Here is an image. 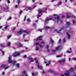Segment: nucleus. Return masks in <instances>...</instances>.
I'll return each instance as SVG.
<instances>
[{"instance_id":"obj_9","label":"nucleus","mask_w":76,"mask_h":76,"mask_svg":"<svg viewBox=\"0 0 76 76\" xmlns=\"http://www.w3.org/2000/svg\"><path fill=\"white\" fill-rule=\"evenodd\" d=\"M60 20V18L59 16H57V18H55V21H56L57 23H58V21Z\"/></svg>"},{"instance_id":"obj_23","label":"nucleus","mask_w":76,"mask_h":76,"mask_svg":"<svg viewBox=\"0 0 76 76\" xmlns=\"http://www.w3.org/2000/svg\"><path fill=\"white\" fill-rule=\"evenodd\" d=\"M23 45L22 44H21L20 43V42H19V44H18V47H22Z\"/></svg>"},{"instance_id":"obj_57","label":"nucleus","mask_w":76,"mask_h":76,"mask_svg":"<svg viewBox=\"0 0 76 76\" xmlns=\"http://www.w3.org/2000/svg\"><path fill=\"white\" fill-rule=\"evenodd\" d=\"M7 2L8 4H9L10 3V1L9 0H8Z\"/></svg>"},{"instance_id":"obj_47","label":"nucleus","mask_w":76,"mask_h":76,"mask_svg":"<svg viewBox=\"0 0 76 76\" xmlns=\"http://www.w3.org/2000/svg\"><path fill=\"white\" fill-rule=\"evenodd\" d=\"M41 17V15H38L37 16V18H39V17Z\"/></svg>"},{"instance_id":"obj_5","label":"nucleus","mask_w":76,"mask_h":76,"mask_svg":"<svg viewBox=\"0 0 76 76\" xmlns=\"http://www.w3.org/2000/svg\"><path fill=\"white\" fill-rule=\"evenodd\" d=\"M23 32H26V34H28L27 30H25L24 31H23V30H20L19 31H18V33L20 35V34H21Z\"/></svg>"},{"instance_id":"obj_13","label":"nucleus","mask_w":76,"mask_h":76,"mask_svg":"<svg viewBox=\"0 0 76 76\" xmlns=\"http://www.w3.org/2000/svg\"><path fill=\"white\" fill-rule=\"evenodd\" d=\"M16 61V62H15V64H14V65H16V67H17V68H18L19 67L20 64H18V63H17L16 64V63H17V61Z\"/></svg>"},{"instance_id":"obj_36","label":"nucleus","mask_w":76,"mask_h":76,"mask_svg":"<svg viewBox=\"0 0 76 76\" xmlns=\"http://www.w3.org/2000/svg\"><path fill=\"white\" fill-rule=\"evenodd\" d=\"M36 50H39V48L38 47H36V48L35 49Z\"/></svg>"},{"instance_id":"obj_41","label":"nucleus","mask_w":76,"mask_h":76,"mask_svg":"<svg viewBox=\"0 0 76 76\" xmlns=\"http://www.w3.org/2000/svg\"><path fill=\"white\" fill-rule=\"evenodd\" d=\"M11 37V35H9V36H8V37H7V38L8 39H9V38H10Z\"/></svg>"},{"instance_id":"obj_61","label":"nucleus","mask_w":76,"mask_h":76,"mask_svg":"<svg viewBox=\"0 0 76 76\" xmlns=\"http://www.w3.org/2000/svg\"><path fill=\"white\" fill-rule=\"evenodd\" d=\"M22 11H20L19 13L20 14H21L23 12Z\"/></svg>"},{"instance_id":"obj_38","label":"nucleus","mask_w":76,"mask_h":76,"mask_svg":"<svg viewBox=\"0 0 76 76\" xmlns=\"http://www.w3.org/2000/svg\"><path fill=\"white\" fill-rule=\"evenodd\" d=\"M63 41L64 43L66 42V39H65V38L64 39H63Z\"/></svg>"},{"instance_id":"obj_60","label":"nucleus","mask_w":76,"mask_h":76,"mask_svg":"<svg viewBox=\"0 0 76 76\" xmlns=\"http://www.w3.org/2000/svg\"><path fill=\"white\" fill-rule=\"evenodd\" d=\"M38 44H39V43H38V42H36V45H38Z\"/></svg>"},{"instance_id":"obj_10","label":"nucleus","mask_w":76,"mask_h":76,"mask_svg":"<svg viewBox=\"0 0 76 76\" xmlns=\"http://www.w3.org/2000/svg\"><path fill=\"white\" fill-rule=\"evenodd\" d=\"M62 48V47L59 46L57 47H56V50H58V49H59V50H61Z\"/></svg>"},{"instance_id":"obj_2","label":"nucleus","mask_w":76,"mask_h":76,"mask_svg":"<svg viewBox=\"0 0 76 76\" xmlns=\"http://www.w3.org/2000/svg\"><path fill=\"white\" fill-rule=\"evenodd\" d=\"M8 62L9 63H12L13 65H14V64H15V63H16V62L15 60H13V61H12V60H11V56H10L9 57Z\"/></svg>"},{"instance_id":"obj_27","label":"nucleus","mask_w":76,"mask_h":76,"mask_svg":"<svg viewBox=\"0 0 76 76\" xmlns=\"http://www.w3.org/2000/svg\"><path fill=\"white\" fill-rule=\"evenodd\" d=\"M51 63V61H49V62L48 64H46V65L47 66L48 65H49V64H50Z\"/></svg>"},{"instance_id":"obj_52","label":"nucleus","mask_w":76,"mask_h":76,"mask_svg":"<svg viewBox=\"0 0 76 76\" xmlns=\"http://www.w3.org/2000/svg\"><path fill=\"white\" fill-rule=\"evenodd\" d=\"M56 50H52V52H53V53H55V52H56Z\"/></svg>"},{"instance_id":"obj_39","label":"nucleus","mask_w":76,"mask_h":76,"mask_svg":"<svg viewBox=\"0 0 76 76\" xmlns=\"http://www.w3.org/2000/svg\"><path fill=\"white\" fill-rule=\"evenodd\" d=\"M66 72V73H65V74H64V75H61V76H66V75H65V74H66H66H68V73H67V72Z\"/></svg>"},{"instance_id":"obj_64","label":"nucleus","mask_w":76,"mask_h":76,"mask_svg":"<svg viewBox=\"0 0 76 76\" xmlns=\"http://www.w3.org/2000/svg\"><path fill=\"white\" fill-rule=\"evenodd\" d=\"M16 28V27H14V28H13V29H12V30H15V29Z\"/></svg>"},{"instance_id":"obj_37","label":"nucleus","mask_w":76,"mask_h":76,"mask_svg":"<svg viewBox=\"0 0 76 76\" xmlns=\"http://www.w3.org/2000/svg\"><path fill=\"white\" fill-rule=\"evenodd\" d=\"M33 26H35V27H36L37 26L36 24H35V23H34V24H33Z\"/></svg>"},{"instance_id":"obj_50","label":"nucleus","mask_w":76,"mask_h":76,"mask_svg":"<svg viewBox=\"0 0 76 76\" xmlns=\"http://www.w3.org/2000/svg\"><path fill=\"white\" fill-rule=\"evenodd\" d=\"M15 8H18V5H16L15 6Z\"/></svg>"},{"instance_id":"obj_46","label":"nucleus","mask_w":76,"mask_h":76,"mask_svg":"<svg viewBox=\"0 0 76 76\" xmlns=\"http://www.w3.org/2000/svg\"><path fill=\"white\" fill-rule=\"evenodd\" d=\"M43 44V45H44L45 42L43 41H42L41 42V44Z\"/></svg>"},{"instance_id":"obj_8","label":"nucleus","mask_w":76,"mask_h":76,"mask_svg":"<svg viewBox=\"0 0 76 76\" xmlns=\"http://www.w3.org/2000/svg\"><path fill=\"white\" fill-rule=\"evenodd\" d=\"M28 60H29V63H31V62H34V60H33L32 58V57H28Z\"/></svg>"},{"instance_id":"obj_14","label":"nucleus","mask_w":76,"mask_h":76,"mask_svg":"<svg viewBox=\"0 0 76 76\" xmlns=\"http://www.w3.org/2000/svg\"><path fill=\"white\" fill-rule=\"evenodd\" d=\"M66 28H67V27H69L70 25V23L69 22H66Z\"/></svg>"},{"instance_id":"obj_31","label":"nucleus","mask_w":76,"mask_h":76,"mask_svg":"<svg viewBox=\"0 0 76 76\" xmlns=\"http://www.w3.org/2000/svg\"><path fill=\"white\" fill-rule=\"evenodd\" d=\"M5 66H6V65H1V67L2 68L3 67H4Z\"/></svg>"},{"instance_id":"obj_43","label":"nucleus","mask_w":76,"mask_h":76,"mask_svg":"<svg viewBox=\"0 0 76 76\" xmlns=\"http://www.w3.org/2000/svg\"><path fill=\"white\" fill-rule=\"evenodd\" d=\"M32 76H34L35 75L34 73V72H32Z\"/></svg>"},{"instance_id":"obj_25","label":"nucleus","mask_w":76,"mask_h":76,"mask_svg":"<svg viewBox=\"0 0 76 76\" xmlns=\"http://www.w3.org/2000/svg\"><path fill=\"white\" fill-rule=\"evenodd\" d=\"M49 47V45H47V49L48 51L49 52L50 51L48 49Z\"/></svg>"},{"instance_id":"obj_48","label":"nucleus","mask_w":76,"mask_h":76,"mask_svg":"<svg viewBox=\"0 0 76 76\" xmlns=\"http://www.w3.org/2000/svg\"><path fill=\"white\" fill-rule=\"evenodd\" d=\"M12 18V17H9L8 19V20H11Z\"/></svg>"},{"instance_id":"obj_18","label":"nucleus","mask_w":76,"mask_h":76,"mask_svg":"<svg viewBox=\"0 0 76 76\" xmlns=\"http://www.w3.org/2000/svg\"><path fill=\"white\" fill-rule=\"evenodd\" d=\"M66 34L68 37V39H70V34H69L68 32H67L66 33Z\"/></svg>"},{"instance_id":"obj_17","label":"nucleus","mask_w":76,"mask_h":76,"mask_svg":"<svg viewBox=\"0 0 76 76\" xmlns=\"http://www.w3.org/2000/svg\"><path fill=\"white\" fill-rule=\"evenodd\" d=\"M31 8H29V7H26V8L24 10L26 11H28L29 10H31Z\"/></svg>"},{"instance_id":"obj_35","label":"nucleus","mask_w":76,"mask_h":76,"mask_svg":"<svg viewBox=\"0 0 76 76\" xmlns=\"http://www.w3.org/2000/svg\"><path fill=\"white\" fill-rule=\"evenodd\" d=\"M45 28L46 29H49L50 27H48V26H47V27H46Z\"/></svg>"},{"instance_id":"obj_56","label":"nucleus","mask_w":76,"mask_h":76,"mask_svg":"<svg viewBox=\"0 0 76 76\" xmlns=\"http://www.w3.org/2000/svg\"><path fill=\"white\" fill-rule=\"evenodd\" d=\"M38 72H36L35 74V75H38Z\"/></svg>"},{"instance_id":"obj_24","label":"nucleus","mask_w":76,"mask_h":76,"mask_svg":"<svg viewBox=\"0 0 76 76\" xmlns=\"http://www.w3.org/2000/svg\"><path fill=\"white\" fill-rule=\"evenodd\" d=\"M19 42H16L14 44L15 45H17V46H19Z\"/></svg>"},{"instance_id":"obj_16","label":"nucleus","mask_w":76,"mask_h":76,"mask_svg":"<svg viewBox=\"0 0 76 76\" xmlns=\"http://www.w3.org/2000/svg\"><path fill=\"white\" fill-rule=\"evenodd\" d=\"M72 50V48H70V50H67V52L68 53H71V51Z\"/></svg>"},{"instance_id":"obj_54","label":"nucleus","mask_w":76,"mask_h":76,"mask_svg":"<svg viewBox=\"0 0 76 76\" xmlns=\"http://www.w3.org/2000/svg\"><path fill=\"white\" fill-rule=\"evenodd\" d=\"M72 60H76V58H73Z\"/></svg>"},{"instance_id":"obj_42","label":"nucleus","mask_w":76,"mask_h":76,"mask_svg":"<svg viewBox=\"0 0 76 76\" xmlns=\"http://www.w3.org/2000/svg\"><path fill=\"white\" fill-rule=\"evenodd\" d=\"M72 23L73 24H75V23H76V21H74V20H73V21H72Z\"/></svg>"},{"instance_id":"obj_28","label":"nucleus","mask_w":76,"mask_h":76,"mask_svg":"<svg viewBox=\"0 0 76 76\" xmlns=\"http://www.w3.org/2000/svg\"><path fill=\"white\" fill-rule=\"evenodd\" d=\"M27 33L26 32V34H23V37H25L26 35H27Z\"/></svg>"},{"instance_id":"obj_12","label":"nucleus","mask_w":76,"mask_h":76,"mask_svg":"<svg viewBox=\"0 0 76 76\" xmlns=\"http://www.w3.org/2000/svg\"><path fill=\"white\" fill-rule=\"evenodd\" d=\"M71 17H72L70 14H67L66 15V18H69Z\"/></svg>"},{"instance_id":"obj_29","label":"nucleus","mask_w":76,"mask_h":76,"mask_svg":"<svg viewBox=\"0 0 76 76\" xmlns=\"http://www.w3.org/2000/svg\"><path fill=\"white\" fill-rule=\"evenodd\" d=\"M62 56L61 55H58V56H56V57H57L58 58H60V57H62Z\"/></svg>"},{"instance_id":"obj_26","label":"nucleus","mask_w":76,"mask_h":76,"mask_svg":"<svg viewBox=\"0 0 76 76\" xmlns=\"http://www.w3.org/2000/svg\"><path fill=\"white\" fill-rule=\"evenodd\" d=\"M22 73L24 74H25V75H26V71L25 70L23 71V72Z\"/></svg>"},{"instance_id":"obj_51","label":"nucleus","mask_w":76,"mask_h":76,"mask_svg":"<svg viewBox=\"0 0 76 76\" xmlns=\"http://www.w3.org/2000/svg\"><path fill=\"white\" fill-rule=\"evenodd\" d=\"M27 57V56H26V55H25L24 56H23V57L24 58H26V57Z\"/></svg>"},{"instance_id":"obj_21","label":"nucleus","mask_w":76,"mask_h":76,"mask_svg":"<svg viewBox=\"0 0 76 76\" xmlns=\"http://www.w3.org/2000/svg\"><path fill=\"white\" fill-rule=\"evenodd\" d=\"M38 11H39V14L40 13H42V12H44L42 10H38Z\"/></svg>"},{"instance_id":"obj_33","label":"nucleus","mask_w":76,"mask_h":76,"mask_svg":"<svg viewBox=\"0 0 76 76\" xmlns=\"http://www.w3.org/2000/svg\"><path fill=\"white\" fill-rule=\"evenodd\" d=\"M10 44H11V42H8V46H10Z\"/></svg>"},{"instance_id":"obj_53","label":"nucleus","mask_w":76,"mask_h":76,"mask_svg":"<svg viewBox=\"0 0 76 76\" xmlns=\"http://www.w3.org/2000/svg\"><path fill=\"white\" fill-rule=\"evenodd\" d=\"M61 41V39H60L59 40L58 42L59 43H60Z\"/></svg>"},{"instance_id":"obj_58","label":"nucleus","mask_w":76,"mask_h":76,"mask_svg":"<svg viewBox=\"0 0 76 76\" xmlns=\"http://www.w3.org/2000/svg\"><path fill=\"white\" fill-rule=\"evenodd\" d=\"M6 8H7V10H8V9H9V7L6 6Z\"/></svg>"},{"instance_id":"obj_6","label":"nucleus","mask_w":76,"mask_h":76,"mask_svg":"<svg viewBox=\"0 0 76 76\" xmlns=\"http://www.w3.org/2000/svg\"><path fill=\"white\" fill-rule=\"evenodd\" d=\"M36 63L37 64V66L39 69H43L42 66V65H39L38 62V61H36Z\"/></svg>"},{"instance_id":"obj_45","label":"nucleus","mask_w":76,"mask_h":76,"mask_svg":"<svg viewBox=\"0 0 76 76\" xmlns=\"http://www.w3.org/2000/svg\"><path fill=\"white\" fill-rule=\"evenodd\" d=\"M2 54H3L2 55L3 56H4V51H2Z\"/></svg>"},{"instance_id":"obj_19","label":"nucleus","mask_w":76,"mask_h":76,"mask_svg":"<svg viewBox=\"0 0 76 76\" xmlns=\"http://www.w3.org/2000/svg\"><path fill=\"white\" fill-rule=\"evenodd\" d=\"M48 72L49 73H53V71L52 70H48Z\"/></svg>"},{"instance_id":"obj_7","label":"nucleus","mask_w":76,"mask_h":76,"mask_svg":"<svg viewBox=\"0 0 76 76\" xmlns=\"http://www.w3.org/2000/svg\"><path fill=\"white\" fill-rule=\"evenodd\" d=\"M52 20V18H49V19L48 18H46L45 19V23L46 24H47L49 23V21H50V20Z\"/></svg>"},{"instance_id":"obj_34","label":"nucleus","mask_w":76,"mask_h":76,"mask_svg":"<svg viewBox=\"0 0 76 76\" xmlns=\"http://www.w3.org/2000/svg\"><path fill=\"white\" fill-rule=\"evenodd\" d=\"M73 73L74 74V75H73V76H76V74H75L74 72H73Z\"/></svg>"},{"instance_id":"obj_55","label":"nucleus","mask_w":76,"mask_h":76,"mask_svg":"<svg viewBox=\"0 0 76 76\" xmlns=\"http://www.w3.org/2000/svg\"><path fill=\"white\" fill-rule=\"evenodd\" d=\"M38 31H40V32H42V29H38Z\"/></svg>"},{"instance_id":"obj_11","label":"nucleus","mask_w":76,"mask_h":76,"mask_svg":"<svg viewBox=\"0 0 76 76\" xmlns=\"http://www.w3.org/2000/svg\"><path fill=\"white\" fill-rule=\"evenodd\" d=\"M64 27L62 28H61V29H60V30H59L58 31H57V29H54V31H57V32H58V33H60V32L62 30L64 29Z\"/></svg>"},{"instance_id":"obj_59","label":"nucleus","mask_w":76,"mask_h":76,"mask_svg":"<svg viewBox=\"0 0 76 76\" xmlns=\"http://www.w3.org/2000/svg\"><path fill=\"white\" fill-rule=\"evenodd\" d=\"M24 41L25 42L28 41V39H25L24 40Z\"/></svg>"},{"instance_id":"obj_20","label":"nucleus","mask_w":76,"mask_h":76,"mask_svg":"<svg viewBox=\"0 0 76 76\" xmlns=\"http://www.w3.org/2000/svg\"><path fill=\"white\" fill-rule=\"evenodd\" d=\"M0 47H6L4 45V43H3V44H0Z\"/></svg>"},{"instance_id":"obj_1","label":"nucleus","mask_w":76,"mask_h":76,"mask_svg":"<svg viewBox=\"0 0 76 76\" xmlns=\"http://www.w3.org/2000/svg\"><path fill=\"white\" fill-rule=\"evenodd\" d=\"M75 69L74 68H71L69 70H67L66 71V72L68 73V74L66 73L65 74V75L66 76H70V72H71L72 71H75Z\"/></svg>"},{"instance_id":"obj_63","label":"nucleus","mask_w":76,"mask_h":76,"mask_svg":"<svg viewBox=\"0 0 76 76\" xmlns=\"http://www.w3.org/2000/svg\"><path fill=\"white\" fill-rule=\"evenodd\" d=\"M2 30H3V31H5V27L4 28H2Z\"/></svg>"},{"instance_id":"obj_40","label":"nucleus","mask_w":76,"mask_h":76,"mask_svg":"<svg viewBox=\"0 0 76 76\" xmlns=\"http://www.w3.org/2000/svg\"><path fill=\"white\" fill-rule=\"evenodd\" d=\"M27 21L28 22H30V19L29 18H28L27 20Z\"/></svg>"},{"instance_id":"obj_30","label":"nucleus","mask_w":76,"mask_h":76,"mask_svg":"<svg viewBox=\"0 0 76 76\" xmlns=\"http://www.w3.org/2000/svg\"><path fill=\"white\" fill-rule=\"evenodd\" d=\"M8 26H5V27H4L5 31V29H7Z\"/></svg>"},{"instance_id":"obj_22","label":"nucleus","mask_w":76,"mask_h":76,"mask_svg":"<svg viewBox=\"0 0 76 76\" xmlns=\"http://www.w3.org/2000/svg\"><path fill=\"white\" fill-rule=\"evenodd\" d=\"M42 37H40L39 38H36L35 39V40H38L39 39V40H42V39H41V38H42Z\"/></svg>"},{"instance_id":"obj_4","label":"nucleus","mask_w":76,"mask_h":76,"mask_svg":"<svg viewBox=\"0 0 76 76\" xmlns=\"http://www.w3.org/2000/svg\"><path fill=\"white\" fill-rule=\"evenodd\" d=\"M65 59H62V60H60L58 61L59 63L61 64V65H64V63L65 62Z\"/></svg>"},{"instance_id":"obj_62","label":"nucleus","mask_w":76,"mask_h":76,"mask_svg":"<svg viewBox=\"0 0 76 76\" xmlns=\"http://www.w3.org/2000/svg\"><path fill=\"white\" fill-rule=\"evenodd\" d=\"M9 67L8 66H7V67H6V68H5V69H7Z\"/></svg>"},{"instance_id":"obj_15","label":"nucleus","mask_w":76,"mask_h":76,"mask_svg":"<svg viewBox=\"0 0 76 76\" xmlns=\"http://www.w3.org/2000/svg\"><path fill=\"white\" fill-rule=\"evenodd\" d=\"M62 4H63L62 2L59 1L58 3L57 4V6H60V5H61Z\"/></svg>"},{"instance_id":"obj_49","label":"nucleus","mask_w":76,"mask_h":76,"mask_svg":"<svg viewBox=\"0 0 76 76\" xmlns=\"http://www.w3.org/2000/svg\"><path fill=\"white\" fill-rule=\"evenodd\" d=\"M26 16H25V18H24V21H25L26 19Z\"/></svg>"},{"instance_id":"obj_3","label":"nucleus","mask_w":76,"mask_h":76,"mask_svg":"<svg viewBox=\"0 0 76 76\" xmlns=\"http://www.w3.org/2000/svg\"><path fill=\"white\" fill-rule=\"evenodd\" d=\"M21 52L19 51H16L13 54V57H18L20 56Z\"/></svg>"},{"instance_id":"obj_44","label":"nucleus","mask_w":76,"mask_h":76,"mask_svg":"<svg viewBox=\"0 0 76 76\" xmlns=\"http://www.w3.org/2000/svg\"><path fill=\"white\" fill-rule=\"evenodd\" d=\"M20 2V0H18L17 2L18 4H19Z\"/></svg>"},{"instance_id":"obj_32","label":"nucleus","mask_w":76,"mask_h":76,"mask_svg":"<svg viewBox=\"0 0 76 76\" xmlns=\"http://www.w3.org/2000/svg\"><path fill=\"white\" fill-rule=\"evenodd\" d=\"M50 42H51V43H53V42H54L52 38H51Z\"/></svg>"}]
</instances>
